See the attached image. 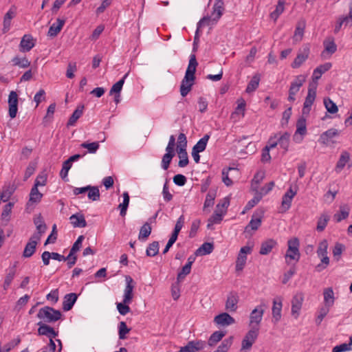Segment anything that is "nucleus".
Returning <instances> with one entry per match:
<instances>
[{"label":"nucleus","mask_w":352,"mask_h":352,"mask_svg":"<svg viewBox=\"0 0 352 352\" xmlns=\"http://www.w3.org/2000/svg\"><path fill=\"white\" fill-rule=\"evenodd\" d=\"M197 65L198 63L195 55L191 54L184 78L180 85V94L183 97H185L192 89L195 80V72Z\"/></svg>","instance_id":"obj_1"},{"label":"nucleus","mask_w":352,"mask_h":352,"mask_svg":"<svg viewBox=\"0 0 352 352\" xmlns=\"http://www.w3.org/2000/svg\"><path fill=\"white\" fill-rule=\"evenodd\" d=\"M223 10L224 3L223 0H215L214 4L213 6V12L212 14V19H211L210 16H205L202 18L197 23V28L195 36V43L197 40H198V33L200 29L205 25H210L211 21H217L223 14Z\"/></svg>","instance_id":"obj_2"},{"label":"nucleus","mask_w":352,"mask_h":352,"mask_svg":"<svg viewBox=\"0 0 352 352\" xmlns=\"http://www.w3.org/2000/svg\"><path fill=\"white\" fill-rule=\"evenodd\" d=\"M62 314L59 310L46 306L39 309L37 317L45 323H51L60 319Z\"/></svg>","instance_id":"obj_3"},{"label":"nucleus","mask_w":352,"mask_h":352,"mask_svg":"<svg viewBox=\"0 0 352 352\" xmlns=\"http://www.w3.org/2000/svg\"><path fill=\"white\" fill-rule=\"evenodd\" d=\"M288 249L285 254V261L287 264H289L290 260H294L298 262L300 257L299 251L300 242L298 238L294 237L289 239L287 242Z\"/></svg>","instance_id":"obj_4"},{"label":"nucleus","mask_w":352,"mask_h":352,"mask_svg":"<svg viewBox=\"0 0 352 352\" xmlns=\"http://www.w3.org/2000/svg\"><path fill=\"white\" fill-rule=\"evenodd\" d=\"M259 328L254 327L251 328L243 338L241 343V352H248L258 336Z\"/></svg>","instance_id":"obj_5"},{"label":"nucleus","mask_w":352,"mask_h":352,"mask_svg":"<svg viewBox=\"0 0 352 352\" xmlns=\"http://www.w3.org/2000/svg\"><path fill=\"white\" fill-rule=\"evenodd\" d=\"M328 243L327 241L324 239L320 242L318 249L317 254L321 258V263L316 266L318 272L325 269L329 263V258L327 256Z\"/></svg>","instance_id":"obj_6"},{"label":"nucleus","mask_w":352,"mask_h":352,"mask_svg":"<svg viewBox=\"0 0 352 352\" xmlns=\"http://www.w3.org/2000/svg\"><path fill=\"white\" fill-rule=\"evenodd\" d=\"M267 307V305L262 301L261 303L256 307L250 313V327L253 328L257 327L259 328V324L262 320L263 314Z\"/></svg>","instance_id":"obj_7"},{"label":"nucleus","mask_w":352,"mask_h":352,"mask_svg":"<svg viewBox=\"0 0 352 352\" xmlns=\"http://www.w3.org/2000/svg\"><path fill=\"white\" fill-rule=\"evenodd\" d=\"M316 89H317V83L316 82H312L309 84L308 88L307 96L305 98L303 108H302V113L303 114H309L311 110V107L313 104L316 96Z\"/></svg>","instance_id":"obj_8"},{"label":"nucleus","mask_w":352,"mask_h":352,"mask_svg":"<svg viewBox=\"0 0 352 352\" xmlns=\"http://www.w3.org/2000/svg\"><path fill=\"white\" fill-rule=\"evenodd\" d=\"M305 82V77L302 75L297 76L295 80L291 83L289 89V96L288 100L289 102H294L295 98V95L298 92L300 87Z\"/></svg>","instance_id":"obj_9"},{"label":"nucleus","mask_w":352,"mask_h":352,"mask_svg":"<svg viewBox=\"0 0 352 352\" xmlns=\"http://www.w3.org/2000/svg\"><path fill=\"white\" fill-rule=\"evenodd\" d=\"M340 135V131L336 129H330L323 132L319 138V142L325 146H331L336 142L333 140L335 137Z\"/></svg>","instance_id":"obj_10"},{"label":"nucleus","mask_w":352,"mask_h":352,"mask_svg":"<svg viewBox=\"0 0 352 352\" xmlns=\"http://www.w3.org/2000/svg\"><path fill=\"white\" fill-rule=\"evenodd\" d=\"M263 217V211L262 210H256L253 214L250 223L245 228V232H249L250 230H258L261 225Z\"/></svg>","instance_id":"obj_11"},{"label":"nucleus","mask_w":352,"mask_h":352,"mask_svg":"<svg viewBox=\"0 0 352 352\" xmlns=\"http://www.w3.org/2000/svg\"><path fill=\"white\" fill-rule=\"evenodd\" d=\"M125 280L126 287L124 290L123 301L124 303H131L133 298L135 283L130 276H126Z\"/></svg>","instance_id":"obj_12"},{"label":"nucleus","mask_w":352,"mask_h":352,"mask_svg":"<svg viewBox=\"0 0 352 352\" xmlns=\"http://www.w3.org/2000/svg\"><path fill=\"white\" fill-rule=\"evenodd\" d=\"M251 252L252 248L249 246H243L241 248L236 261V271H241L243 269L247 260L246 254H250Z\"/></svg>","instance_id":"obj_13"},{"label":"nucleus","mask_w":352,"mask_h":352,"mask_svg":"<svg viewBox=\"0 0 352 352\" xmlns=\"http://www.w3.org/2000/svg\"><path fill=\"white\" fill-rule=\"evenodd\" d=\"M39 241L38 236H32L30 238V240L26 244L23 252V256L24 258H30L36 252V245Z\"/></svg>","instance_id":"obj_14"},{"label":"nucleus","mask_w":352,"mask_h":352,"mask_svg":"<svg viewBox=\"0 0 352 352\" xmlns=\"http://www.w3.org/2000/svg\"><path fill=\"white\" fill-rule=\"evenodd\" d=\"M309 54V47L308 46L304 47L300 50L291 66L293 68H298L308 58Z\"/></svg>","instance_id":"obj_15"},{"label":"nucleus","mask_w":352,"mask_h":352,"mask_svg":"<svg viewBox=\"0 0 352 352\" xmlns=\"http://www.w3.org/2000/svg\"><path fill=\"white\" fill-rule=\"evenodd\" d=\"M304 297L302 293L296 294L292 300V315L297 318L301 309Z\"/></svg>","instance_id":"obj_16"},{"label":"nucleus","mask_w":352,"mask_h":352,"mask_svg":"<svg viewBox=\"0 0 352 352\" xmlns=\"http://www.w3.org/2000/svg\"><path fill=\"white\" fill-rule=\"evenodd\" d=\"M37 324L39 326L38 329V335L45 336L50 338H54L58 336L57 331H55L52 327L43 323L42 321L38 322Z\"/></svg>","instance_id":"obj_17"},{"label":"nucleus","mask_w":352,"mask_h":352,"mask_svg":"<svg viewBox=\"0 0 352 352\" xmlns=\"http://www.w3.org/2000/svg\"><path fill=\"white\" fill-rule=\"evenodd\" d=\"M214 322L221 327H227L235 322V320L228 313H222L216 316Z\"/></svg>","instance_id":"obj_18"},{"label":"nucleus","mask_w":352,"mask_h":352,"mask_svg":"<svg viewBox=\"0 0 352 352\" xmlns=\"http://www.w3.org/2000/svg\"><path fill=\"white\" fill-rule=\"evenodd\" d=\"M296 193L297 190H293L292 187L291 186L283 195L281 202V207L283 209L284 212H285L290 208L292 201L294 197L296 195Z\"/></svg>","instance_id":"obj_19"},{"label":"nucleus","mask_w":352,"mask_h":352,"mask_svg":"<svg viewBox=\"0 0 352 352\" xmlns=\"http://www.w3.org/2000/svg\"><path fill=\"white\" fill-rule=\"evenodd\" d=\"M35 45L33 37L30 34H25L21 41L19 50L21 52L30 51Z\"/></svg>","instance_id":"obj_20"},{"label":"nucleus","mask_w":352,"mask_h":352,"mask_svg":"<svg viewBox=\"0 0 352 352\" xmlns=\"http://www.w3.org/2000/svg\"><path fill=\"white\" fill-rule=\"evenodd\" d=\"M282 306V298L280 297H277L274 299L272 306V316L276 322L279 321L281 318Z\"/></svg>","instance_id":"obj_21"},{"label":"nucleus","mask_w":352,"mask_h":352,"mask_svg":"<svg viewBox=\"0 0 352 352\" xmlns=\"http://www.w3.org/2000/svg\"><path fill=\"white\" fill-rule=\"evenodd\" d=\"M77 298L78 296L75 293L66 294L63 298V309L65 311H67L72 309Z\"/></svg>","instance_id":"obj_22"},{"label":"nucleus","mask_w":352,"mask_h":352,"mask_svg":"<svg viewBox=\"0 0 352 352\" xmlns=\"http://www.w3.org/2000/svg\"><path fill=\"white\" fill-rule=\"evenodd\" d=\"M276 245L277 242L274 239H269L261 243L259 253L261 255H267Z\"/></svg>","instance_id":"obj_23"},{"label":"nucleus","mask_w":352,"mask_h":352,"mask_svg":"<svg viewBox=\"0 0 352 352\" xmlns=\"http://www.w3.org/2000/svg\"><path fill=\"white\" fill-rule=\"evenodd\" d=\"M69 220L74 228H85L87 226V222L82 214L76 213L72 214L69 217Z\"/></svg>","instance_id":"obj_24"},{"label":"nucleus","mask_w":352,"mask_h":352,"mask_svg":"<svg viewBox=\"0 0 352 352\" xmlns=\"http://www.w3.org/2000/svg\"><path fill=\"white\" fill-rule=\"evenodd\" d=\"M331 67V63H326L316 67L314 70L312 76L313 82H316L317 83V81L320 78L322 74L329 70Z\"/></svg>","instance_id":"obj_25"},{"label":"nucleus","mask_w":352,"mask_h":352,"mask_svg":"<svg viewBox=\"0 0 352 352\" xmlns=\"http://www.w3.org/2000/svg\"><path fill=\"white\" fill-rule=\"evenodd\" d=\"M65 20L57 19L56 23H53L50 27L47 32V35L50 37H55L60 32L63 25H65Z\"/></svg>","instance_id":"obj_26"},{"label":"nucleus","mask_w":352,"mask_h":352,"mask_svg":"<svg viewBox=\"0 0 352 352\" xmlns=\"http://www.w3.org/2000/svg\"><path fill=\"white\" fill-rule=\"evenodd\" d=\"M34 223L36 227L37 232L34 233L32 236H38V239L41 240V236L45 233L47 226L41 215L34 219Z\"/></svg>","instance_id":"obj_27"},{"label":"nucleus","mask_w":352,"mask_h":352,"mask_svg":"<svg viewBox=\"0 0 352 352\" xmlns=\"http://www.w3.org/2000/svg\"><path fill=\"white\" fill-rule=\"evenodd\" d=\"M307 133V126H306V120L304 118H300L296 123V131L294 137V139L296 142H300L302 138H300L299 140H298L297 134H300L301 135H305Z\"/></svg>","instance_id":"obj_28"},{"label":"nucleus","mask_w":352,"mask_h":352,"mask_svg":"<svg viewBox=\"0 0 352 352\" xmlns=\"http://www.w3.org/2000/svg\"><path fill=\"white\" fill-rule=\"evenodd\" d=\"M238 301V296L236 294H230L226 302V309L232 312L235 311L237 309Z\"/></svg>","instance_id":"obj_29"},{"label":"nucleus","mask_w":352,"mask_h":352,"mask_svg":"<svg viewBox=\"0 0 352 352\" xmlns=\"http://www.w3.org/2000/svg\"><path fill=\"white\" fill-rule=\"evenodd\" d=\"M324 47V51L322 52V55L324 56L326 54H333L337 50V45H336L333 38H329L323 42Z\"/></svg>","instance_id":"obj_30"},{"label":"nucleus","mask_w":352,"mask_h":352,"mask_svg":"<svg viewBox=\"0 0 352 352\" xmlns=\"http://www.w3.org/2000/svg\"><path fill=\"white\" fill-rule=\"evenodd\" d=\"M177 152L179 158L178 166L182 168L186 166L189 162L186 147L177 148Z\"/></svg>","instance_id":"obj_31"},{"label":"nucleus","mask_w":352,"mask_h":352,"mask_svg":"<svg viewBox=\"0 0 352 352\" xmlns=\"http://www.w3.org/2000/svg\"><path fill=\"white\" fill-rule=\"evenodd\" d=\"M17 262H15L13 267L9 269V272L5 277V280L3 282V287L4 290H7L10 287L12 281L13 280L15 274H16V267L17 265Z\"/></svg>","instance_id":"obj_32"},{"label":"nucleus","mask_w":352,"mask_h":352,"mask_svg":"<svg viewBox=\"0 0 352 352\" xmlns=\"http://www.w3.org/2000/svg\"><path fill=\"white\" fill-rule=\"evenodd\" d=\"M83 109L84 105H80L76 108V109L73 112L67 122V126H74L76 124L77 120L82 116L83 113Z\"/></svg>","instance_id":"obj_33"},{"label":"nucleus","mask_w":352,"mask_h":352,"mask_svg":"<svg viewBox=\"0 0 352 352\" xmlns=\"http://www.w3.org/2000/svg\"><path fill=\"white\" fill-rule=\"evenodd\" d=\"M350 159V154L349 152L344 151H342L341 153V155L339 158V160L337 162L336 166V171L339 173L340 172L342 168L344 167L346 164L349 162Z\"/></svg>","instance_id":"obj_34"},{"label":"nucleus","mask_w":352,"mask_h":352,"mask_svg":"<svg viewBox=\"0 0 352 352\" xmlns=\"http://www.w3.org/2000/svg\"><path fill=\"white\" fill-rule=\"evenodd\" d=\"M42 197L43 194L38 191V188L36 186H33L30 190V199L28 205L37 204L40 202Z\"/></svg>","instance_id":"obj_35"},{"label":"nucleus","mask_w":352,"mask_h":352,"mask_svg":"<svg viewBox=\"0 0 352 352\" xmlns=\"http://www.w3.org/2000/svg\"><path fill=\"white\" fill-rule=\"evenodd\" d=\"M214 250V245L212 243H204L195 252L197 256L206 255L210 254Z\"/></svg>","instance_id":"obj_36"},{"label":"nucleus","mask_w":352,"mask_h":352,"mask_svg":"<svg viewBox=\"0 0 352 352\" xmlns=\"http://www.w3.org/2000/svg\"><path fill=\"white\" fill-rule=\"evenodd\" d=\"M305 28V21H300L298 23L295 30L294 40L296 41H300L304 34V30Z\"/></svg>","instance_id":"obj_37"},{"label":"nucleus","mask_w":352,"mask_h":352,"mask_svg":"<svg viewBox=\"0 0 352 352\" xmlns=\"http://www.w3.org/2000/svg\"><path fill=\"white\" fill-rule=\"evenodd\" d=\"M226 334V331H214L209 338L208 344L211 346H214L219 342Z\"/></svg>","instance_id":"obj_38"},{"label":"nucleus","mask_w":352,"mask_h":352,"mask_svg":"<svg viewBox=\"0 0 352 352\" xmlns=\"http://www.w3.org/2000/svg\"><path fill=\"white\" fill-rule=\"evenodd\" d=\"M330 217L327 213H322L318 218L316 230L318 232H322L326 228Z\"/></svg>","instance_id":"obj_39"},{"label":"nucleus","mask_w":352,"mask_h":352,"mask_svg":"<svg viewBox=\"0 0 352 352\" xmlns=\"http://www.w3.org/2000/svg\"><path fill=\"white\" fill-rule=\"evenodd\" d=\"M152 228L149 223H145L140 230L138 239L142 241L146 240L151 233Z\"/></svg>","instance_id":"obj_40"},{"label":"nucleus","mask_w":352,"mask_h":352,"mask_svg":"<svg viewBox=\"0 0 352 352\" xmlns=\"http://www.w3.org/2000/svg\"><path fill=\"white\" fill-rule=\"evenodd\" d=\"M324 305L331 307L334 302V295L331 288H327L324 291Z\"/></svg>","instance_id":"obj_41"},{"label":"nucleus","mask_w":352,"mask_h":352,"mask_svg":"<svg viewBox=\"0 0 352 352\" xmlns=\"http://www.w3.org/2000/svg\"><path fill=\"white\" fill-rule=\"evenodd\" d=\"M233 340V336H230L229 338L225 339L218 346L217 349L214 351V352H228L232 344Z\"/></svg>","instance_id":"obj_42"},{"label":"nucleus","mask_w":352,"mask_h":352,"mask_svg":"<svg viewBox=\"0 0 352 352\" xmlns=\"http://www.w3.org/2000/svg\"><path fill=\"white\" fill-rule=\"evenodd\" d=\"M260 82V76L258 75H254L251 80L249 82L245 91L248 94H250L253 91H254L257 87H258Z\"/></svg>","instance_id":"obj_43"},{"label":"nucleus","mask_w":352,"mask_h":352,"mask_svg":"<svg viewBox=\"0 0 352 352\" xmlns=\"http://www.w3.org/2000/svg\"><path fill=\"white\" fill-rule=\"evenodd\" d=\"M129 75V72L126 73L122 79H120V80H118L116 83H115L112 87L111 88L110 91H109V94L110 95H113L114 94H120V91L122 89V86L124 83V80L126 79V78Z\"/></svg>","instance_id":"obj_44"},{"label":"nucleus","mask_w":352,"mask_h":352,"mask_svg":"<svg viewBox=\"0 0 352 352\" xmlns=\"http://www.w3.org/2000/svg\"><path fill=\"white\" fill-rule=\"evenodd\" d=\"M12 62L13 65L21 68H27L30 65V62L25 57L15 56L12 59Z\"/></svg>","instance_id":"obj_45"},{"label":"nucleus","mask_w":352,"mask_h":352,"mask_svg":"<svg viewBox=\"0 0 352 352\" xmlns=\"http://www.w3.org/2000/svg\"><path fill=\"white\" fill-rule=\"evenodd\" d=\"M223 215L221 211L215 210L214 214L208 219L207 227L210 228L214 224L219 223L222 220Z\"/></svg>","instance_id":"obj_46"},{"label":"nucleus","mask_w":352,"mask_h":352,"mask_svg":"<svg viewBox=\"0 0 352 352\" xmlns=\"http://www.w3.org/2000/svg\"><path fill=\"white\" fill-rule=\"evenodd\" d=\"M129 195L127 192L123 193V202L120 204L118 208L120 210V215L124 217L126 214V210L129 204Z\"/></svg>","instance_id":"obj_47"},{"label":"nucleus","mask_w":352,"mask_h":352,"mask_svg":"<svg viewBox=\"0 0 352 352\" xmlns=\"http://www.w3.org/2000/svg\"><path fill=\"white\" fill-rule=\"evenodd\" d=\"M216 197V191L210 190L206 195V197L204 204V210H206L208 208L212 207L214 205V201Z\"/></svg>","instance_id":"obj_48"},{"label":"nucleus","mask_w":352,"mask_h":352,"mask_svg":"<svg viewBox=\"0 0 352 352\" xmlns=\"http://www.w3.org/2000/svg\"><path fill=\"white\" fill-rule=\"evenodd\" d=\"M289 137V133L285 132L280 135L278 138V144L285 150V152L288 150Z\"/></svg>","instance_id":"obj_49"},{"label":"nucleus","mask_w":352,"mask_h":352,"mask_svg":"<svg viewBox=\"0 0 352 352\" xmlns=\"http://www.w3.org/2000/svg\"><path fill=\"white\" fill-rule=\"evenodd\" d=\"M192 267V261L187 262V263L182 267V270L177 274V281H181L190 273Z\"/></svg>","instance_id":"obj_50"},{"label":"nucleus","mask_w":352,"mask_h":352,"mask_svg":"<svg viewBox=\"0 0 352 352\" xmlns=\"http://www.w3.org/2000/svg\"><path fill=\"white\" fill-rule=\"evenodd\" d=\"M349 210L346 206H340V212L335 214L333 216V218L337 222H340L342 220L347 218L349 216Z\"/></svg>","instance_id":"obj_51"},{"label":"nucleus","mask_w":352,"mask_h":352,"mask_svg":"<svg viewBox=\"0 0 352 352\" xmlns=\"http://www.w3.org/2000/svg\"><path fill=\"white\" fill-rule=\"evenodd\" d=\"M210 138V135L206 134L202 138H201L197 143L193 146L192 148L200 152H203L206 147L208 141Z\"/></svg>","instance_id":"obj_52"},{"label":"nucleus","mask_w":352,"mask_h":352,"mask_svg":"<svg viewBox=\"0 0 352 352\" xmlns=\"http://www.w3.org/2000/svg\"><path fill=\"white\" fill-rule=\"evenodd\" d=\"M159 252V242L153 241L150 243L146 249V253L148 256H155Z\"/></svg>","instance_id":"obj_53"},{"label":"nucleus","mask_w":352,"mask_h":352,"mask_svg":"<svg viewBox=\"0 0 352 352\" xmlns=\"http://www.w3.org/2000/svg\"><path fill=\"white\" fill-rule=\"evenodd\" d=\"M324 104L327 111L330 113H336L338 112V109L335 102H333L330 98L324 99Z\"/></svg>","instance_id":"obj_54"},{"label":"nucleus","mask_w":352,"mask_h":352,"mask_svg":"<svg viewBox=\"0 0 352 352\" xmlns=\"http://www.w3.org/2000/svg\"><path fill=\"white\" fill-rule=\"evenodd\" d=\"M80 146L84 148H87L88 150V152L90 153H95L99 148V142H94L91 143L89 142H83L80 144Z\"/></svg>","instance_id":"obj_55"},{"label":"nucleus","mask_w":352,"mask_h":352,"mask_svg":"<svg viewBox=\"0 0 352 352\" xmlns=\"http://www.w3.org/2000/svg\"><path fill=\"white\" fill-rule=\"evenodd\" d=\"M88 197L92 201H97L100 199V191L98 187L90 186L88 190Z\"/></svg>","instance_id":"obj_56"},{"label":"nucleus","mask_w":352,"mask_h":352,"mask_svg":"<svg viewBox=\"0 0 352 352\" xmlns=\"http://www.w3.org/2000/svg\"><path fill=\"white\" fill-rule=\"evenodd\" d=\"M231 170H236V169L234 168H228L222 170V181L227 186H230L232 184V179L228 177V173Z\"/></svg>","instance_id":"obj_57"},{"label":"nucleus","mask_w":352,"mask_h":352,"mask_svg":"<svg viewBox=\"0 0 352 352\" xmlns=\"http://www.w3.org/2000/svg\"><path fill=\"white\" fill-rule=\"evenodd\" d=\"M118 329L119 338L122 340L126 338V334L128 333L131 330L127 327L126 322L123 321L120 322Z\"/></svg>","instance_id":"obj_58"},{"label":"nucleus","mask_w":352,"mask_h":352,"mask_svg":"<svg viewBox=\"0 0 352 352\" xmlns=\"http://www.w3.org/2000/svg\"><path fill=\"white\" fill-rule=\"evenodd\" d=\"M283 10L284 3L279 1L278 5L276 7L275 10L270 14V17L274 21H276L279 16V15L283 12Z\"/></svg>","instance_id":"obj_59"},{"label":"nucleus","mask_w":352,"mask_h":352,"mask_svg":"<svg viewBox=\"0 0 352 352\" xmlns=\"http://www.w3.org/2000/svg\"><path fill=\"white\" fill-rule=\"evenodd\" d=\"M129 304L130 303H124L123 300L122 302H118L116 305L118 312L122 316H125L130 312L131 309L129 306Z\"/></svg>","instance_id":"obj_60"},{"label":"nucleus","mask_w":352,"mask_h":352,"mask_svg":"<svg viewBox=\"0 0 352 352\" xmlns=\"http://www.w3.org/2000/svg\"><path fill=\"white\" fill-rule=\"evenodd\" d=\"M175 155L169 153H165L162 160V167L164 170H167L169 167L170 163Z\"/></svg>","instance_id":"obj_61"},{"label":"nucleus","mask_w":352,"mask_h":352,"mask_svg":"<svg viewBox=\"0 0 352 352\" xmlns=\"http://www.w3.org/2000/svg\"><path fill=\"white\" fill-rule=\"evenodd\" d=\"M261 195H257L254 197L252 199L249 201L246 206H245L244 210L242 212V214H245L247 210L252 209L256 204H257L261 200Z\"/></svg>","instance_id":"obj_62"},{"label":"nucleus","mask_w":352,"mask_h":352,"mask_svg":"<svg viewBox=\"0 0 352 352\" xmlns=\"http://www.w3.org/2000/svg\"><path fill=\"white\" fill-rule=\"evenodd\" d=\"M330 307L328 306H324L320 309L319 314L316 319V322L318 324H320L323 318L327 316L329 313Z\"/></svg>","instance_id":"obj_63"},{"label":"nucleus","mask_w":352,"mask_h":352,"mask_svg":"<svg viewBox=\"0 0 352 352\" xmlns=\"http://www.w3.org/2000/svg\"><path fill=\"white\" fill-rule=\"evenodd\" d=\"M230 204V201L228 199L225 198L223 200L221 201L217 206L216 210H220L222 212V214H224L226 212V210Z\"/></svg>","instance_id":"obj_64"}]
</instances>
